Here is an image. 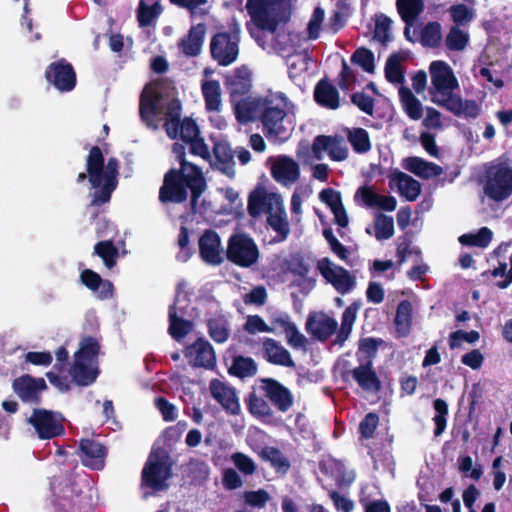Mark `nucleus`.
Returning <instances> with one entry per match:
<instances>
[{"label":"nucleus","mask_w":512,"mask_h":512,"mask_svg":"<svg viewBox=\"0 0 512 512\" xmlns=\"http://www.w3.org/2000/svg\"><path fill=\"white\" fill-rule=\"evenodd\" d=\"M88 363V361L74 359L70 375L78 386L85 387L93 384L99 375L98 369L90 367Z\"/></svg>","instance_id":"2f4dec72"},{"label":"nucleus","mask_w":512,"mask_h":512,"mask_svg":"<svg viewBox=\"0 0 512 512\" xmlns=\"http://www.w3.org/2000/svg\"><path fill=\"white\" fill-rule=\"evenodd\" d=\"M317 269L322 277L341 295L349 293L356 286L355 277L344 267L335 265L327 257L318 261Z\"/></svg>","instance_id":"9d476101"},{"label":"nucleus","mask_w":512,"mask_h":512,"mask_svg":"<svg viewBox=\"0 0 512 512\" xmlns=\"http://www.w3.org/2000/svg\"><path fill=\"white\" fill-rule=\"evenodd\" d=\"M392 20L383 13L375 16V30L374 38L383 45L390 41L389 31L391 28Z\"/></svg>","instance_id":"864d4df0"},{"label":"nucleus","mask_w":512,"mask_h":512,"mask_svg":"<svg viewBox=\"0 0 512 512\" xmlns=\"http://www.w3.org/2000/svg\"><path fill=\"white\" fill-rule=\"evenodd\" d=\"M271 175L274 180L283 185L296 182L300 177V167L291 157L278 156L271 166Z\"/></svg>","instance_id":"5701e85b"},{"label":"nucleus","mask_w":512,"mask_h":512,"mask_svg":"<svg viewBox=\"0 0 512 512\" xmlns=\"http://www.w3.org/2000/svg\"><path fill=\"white\" fill-rule=\"evenodd\" d=\"M198 244L200 257L205 263L210 265H220L222 263L221 240L216 231L205 230L199 238Z\"/></svg>","instance_id":"4be33fe9"},{"label":"nucleus","mask_w":512,"mask_h":512,"mask_svg":"<svg viewBox=\"0 0 512 512\" xmlns=\"http://www.w3.org/2000/svg\"><path fill=\"white\" fill-rule=\"evenodd\" d=\"M324 20V10L321 7H316L308 22L307 33L308 39L316 40L320 36L322 22Z\"/></svg>","instance_id":"6e6d98bb"},{"label":"nucleus","mask_w":512,"mask_h":512,"mask_svg":"<svg viewBox=\"0 0 512 512\" xmlns=\"http://www.w3.org/2000/svg\"><path fill=\"white\" fill-rule=\"evenodd\" d=\"M287 101L282 93L244 99L236 105L235 117L242 124L260 121L268 139L286 141L290 137L285 126Z\"/></svg>","instance_id":"f257e3e1"},{"label":"nucleus","mask_w":512,"mask_h":512,"mask_svg":"<svg viewBox=\"0 0 512 512\" xmlns=\"http://www.w3.org/2000/svg\"><path fill=\"white\" fill-rule=\"evenodd\" d=\"M379 424V416L370 412L365 415L359 424V432L362 438L370 439L373 437Z\"/></svg>","instance_id":"4d7b16f0"},{"label":"nucleus","mask_w":512,"mask_h":512,"mask_svg":"<svg viewBox=\"0 0 512 512\" xmlns=\"http://www.w3.org/2000/svg\"><path fill=\"white\" fill-rule=\"evenodd\" d=\"M397 11L406 25H412L423 12V0H396Z\"/></svg>","instance_id":"4c0bfd02"},{"label":"nucleus","mask_w":512,"mask_h":512,"mask_svg":"<svg viewBox=\"0 0 512 512\" xmlns=\"http://www.w3.org/2000/svg\"><path fill=\"white\" fill-rule=\"evenodd\" d=\"M403 108L412 120H419L423 116V107L418 98L411 92L410 89L402 87L399 91Z\"/></svg>","instance_id":"79ce46f5"},{"label":"nucleus","mask_w":512,"mask_h":512,"mask_svg":"<svg viewBox=\"0 0 512 512\" xmlns=\"http://www.w3.org/2000/svg\"><path fill=\"white\" fill-rule=\"evenodd\" d=\"M28 422L34 427L38 437L43 440L53 439L65 432L63 424L50 410L34 409Z\"/></svg>","instance_id":"dca6fc26"},{"label":"nucleus","mask_w":512,"mask_h":512,"mask_svg":"<svg viewBox=\"0 0 512 512\" xmlns=\"http://www.w3.org/2000/svg\"><path fill=\"white\" fill-rule=\"evenodd\" d=\"M171 476L172 462L169 455L165 453L162 458L150 455L142 469L141 482L143 486L159 492L168 488L167 481Z\"/></svg>","instance_id":"1a4fd4ad"},{"label":"nucleus","mask_w":512,"mask_h":512,"mask_svg":"<svg viewBox=\"0 0 512 512\" xmlns=\"http://www.w3.org/2000/svg\"><path fill=\"white\" fill-rule=\"evenodd\" d=\"M94 253L103 260L104 265L108 269H112L116 265V261L119 256L118 248L114 245L112 240H105L96 243L94 246Z\"/></svg>","instance_id":"c03bdc74"},{"label":"nucleus","mask_w":512,"mask_h":512,"mask_svg":"<svg viewBox=\"0 0 512 512\" xmlns=\"http://www.w3.org/2000/svg\"><path fill=\"white\" fill-rule=\"evenodd\" d=\"M394 324L398 338L407 337L410 334L412 327V304L410 301H400L396 309Z\"/></svg>","instance_id":"f704fd0d"},{"label":"nucleus","mask_w":512,"mask_h":512,"mask_svg":"<svg viewBox=\"0 0 512 512\" xmlns=\"http://www.w3.org/2000/svg\"><path fill=\"white\" fill-rule=\"evenodd\" d=\"M433 408L435 410V416L433 417L435 424L434 436L439 437L446 429L449 408L447 402L441 398L433 401Z\"/></svg>","instance_id":"49530a36"},{"label":"nucleus","mask_w":512,"mask_h":512,"mask_svg":"<svg viewBox=\"0 0 512 512\" xmlns=\"http://www.w3.org/2000/svg\"><path fill=\"white\" fill-rule=\"evenodd\" d=\"M154 404L165 421L170 422L176 419V407L172 403H170L165 397H156L154 400Z\"/></svg>","instance_id":"338daca9"},{"label":"nucleus","mask_w":512,"mask_h":512,"mask_svg":"<svg viewBox=\"0 0 512 512\" xmlns=\"http://www.w3.org/2000/svg\"><path fill=\"white\" fill-rule=\"evenodd\" d=\"M263 357L273 365L295 367L291 354L278 341L265 337L262 341Z\"/></svg>","instance_id":"a878e982"},{"label":"nucleus","mask_w":512,"mask_h":512,"mask_svg":"<svg viewBox=\"0 0 512 512\" xmlns=\"http://www.w3.org/2000/svg\"><path fill=\"white\" fill-rule=\"evenodd\" d=\"M207 328L209 336L216 343H224L230 336V325L224 316L208 319Z\"/></svg>","instance_id":"a19ab883"},{"label":"nucleus","mask_w":512,"mask_h":512,"mask_svg":"<svg viewBox=\"0 0 512 512\" xmlns=\"http://www.w3.org/2000/svg\"><path fill=\"white\" fill-rule=\"evenodd\" d=\"M245 503L251 507H264L265 504L269 501L270 495L264 489H259L257 491H246L243 494Z\"/></svg>","instance_id":"69168bd1"},{"label":"nucleus","mask_w":512,"mask_h":512,"mask_svg":"<svg viewBox=\"0 0 512 512\" xmlns=\"http://www.w3.org/2000/svg\"><path fill=\"white\" fill-rule=\"evenodd\" d=\"M200 135L199 127L196 121L190 117L181 120L179 138L184 142L191 141Z\"/></svg>","instance_id":"0e129e2a"},{"label":"nucleus","mask_w":512,"mask_h":512,"mask_svg":"<svg viewBox=\"0 0 512 512\" xmlns=\"http://www.w3.org/2000/svg\"><path fill=\"white\" fill-rule=\"evenodd\" d=\"M246 10L257 28L270 33H275L278 25L290 18L283 0H247Z\"/></svg>","instance_id":"39448f33"},{"label":"nucleus","mask_w":512,"mask_h":512,"mask_svg":"<svg viewBox=\"0 0 512 512\" xmlns=\"http://www.w3.org/2000/svg\"><path fill=\"white\" fill-rule=\"evenodd\" d=\"M322 152H327L333 161L341 162L348 157V149L343 137L339 135H318L312 144V153L316 159L322 158Z\"/></svg>","instance_id":"a211bd4d"},{"label":"nucleus","mask_w":512,"mask_h":512,"mask_svg":"<svg viewBox=\"0 0 512 512\" xmlns=\"http://www.w3.org/2000/svg\"><path fill=\"white\" fill-rule=\"evenodd\" d=\"M383 344L384 341L381 338H362L359 341V351L366 355V357L368 358L367 361H372L373 358L376 356L379 347L382 346Z\"/></svg>","instance_id":"e2e57ef3"},{"label":"nucleus","mask_w":512,"mask_h":512,"mask_svg":"<svg viewBox=\"0 0 512 512\" xmlns=\"http://www.w3.org/2000/svg\"><path fill=\"white\" fill-rule=\"evenodd\" d=\"M442 42V27L437 21L426 23L421 29L420 43L423 47L438 48Z\"/></svg>","instance_id":"ea45409f"},{"label":"nucleus","mask_w":512,"mask_h":512,"mask_svg":"<svg viewBox=\"0 0 512 512\" xmlns=\"http://www.w3.org/2000/svg\"><path fill=\"white\" fill-rule=\"evenodd\" d=\"M86 170L91 186L96 189L92 195L91 205L101 206L110 201L118 185L119 161L110 157L105 164L101 148L92 146L86 157Z\"/></svg>","instance_id":"20e7f679"},{"label":"nucleus","mask_w":512,"mask_h":512,"mask_svg":"<svg viewBox=\"0 0 512 512\" xmlns=\"http://www.w3.org/2000/svg\"><path fill=\"white\" fill-rule=\"evenodd\" d=\"M231 460L236 468L245 475H252L256 471V464L248 455L236 452L232 454Z\"/></svg>","instance_id":"bf43d9fd"},{"label":"nucleus","mask_w":512,"mask_h":512,"mask_svg":"<svg viewBox=\"0 0 512 512\" xmlns=\"http://www.w3.org/2000/svg\"><path fill=\"white\" fill-rule=\"evenodd\" d=\"M267 223L275 232H277L281 237V240H285L289 235V223L286 219V214L283 208L280 207L275 213L270 211V213H268Z\"/></svg>","instance_id":"09e8293b"},{"label":"nucleus","mask_w":512,"mask_h":512,"mask_svg":"<svg viewBox=\"0 0 512 512\" xmlns=\"http://www.w3.org/2000/svg\"><path fill=\"white\" fill-rule=\"evenodd\" d=\"M275 194H267L264 190H254L248 197V213L252 217L259 216L262 212L267 214L273 211L272 199Z\"/></svg>","instance_id":"72a5a7b5"},{"label":"nucleus","mask_w":512,"mask_h":512,"mask_svg":"<svg viewBox=\"0 0 512 512\" xmlns=\"http://www.w3.org/2000/svg\"><path fill=\"white\" fill-rule=\"evenodd\" d=\"M185 356L195 367L212 369L216 365V354L214 348L208 340L201 337L186 347Z\"/></svg>","instance_id":"aec40b11"},{"label":"nucleus","mask_w":512,"mask_h":512,"mask_svg":"<svg viewBox=\"0 0 512 512\" xmlns=\"http://www.w3.org/2000/svg\"><path fill=\"white\" fill-rule=\"evenodd\" d=\"M401 56L399 53H392L385 64V77L388 82L402 84L404 82V71L401 67Z\"/></svg>","instance_id":"a18cd8bd"},{"label":"nucleus","mask_w":512,"mask_h":512,"mask_svg":"<svg viewBox=\"0 0 512 512\" xmlns=\"http://www.w3.org/2000/svg\"><path fill=\"white\" fill-rule=\"evenodd\" d=\"M314 100L320 106L331 110H335L340 106L339 92L327 79H321L316 84Z\"/></svg>","instance_id":"c85d7f7f"},{"label":"nucleus","mask_w":512,"mask_h":512,"mask_svg":"<svg viewBox=\"0 0 512 512\" xmlns=\"http://www.w3.org/2000/svg\"><path fill=\"white\" fill-rule=\"evenodd\" d=\"M180 251L177 254V260L180 262H187L192 256V251L189 247V230L186 226H181L177 240Z\"/></svg>","instance_id":"13d9d810"},{"label":"nucleus","mask_w":512,"mask_h":512,"mask_svg":"<svg viewBox=\"0 0 512 512\" xmlns=\"http://www.w3.org/2000/svg\"><path fill=\"white\" fill-rule=\"evenodd\" d=\"M77 455L85 467L101 471L106 464L108 448L96 439L82 438L79 441Z\"/></svg>","instance_id":"4468645a"},{"label":"nucleus","mask_w":512,"mask_h":512,"mask_svg":"<svg viewBox=\"0 0 512 512\" xmlns=\"http://www.w3.org/2000/svg\"><path fill=\"white\" fill-rule=\"evenodd\" d=\"M258 366L251 357L242 355L234 356L228 373L240 379L253 377L257 374Z\"/></svg>","instance_id":"c9c22d12"},{"label":"nucleus","mask_w":512,"mask_h":512,"mask_svg":"<svg viewBox=\"0 0 512 512\" xmlns=\"http://www.w3.org/2000/svg\"><path fill=\"white\" fill-rule=\"evenodd\" d=\"M213 151L218 169L229 178H233L236 174L235 153L230 145L227 142H218L214 145Z\"/></svg>","instance_id":"c756f323"},{"label":"nucleus","mask_w":512,"mask_h":512,"mask_svg":"<svg viewBox=\"0 0 512 512\" xmlns=\"http://www.w3.org/2000/svg\"><path fill=\"white\" fill-rule=\"evenodd\" d=\"M225 87L230 95V101L235 109L236 105L249 94L252 88V72L247 65L236 67L233 72L225 77Z\"/></svg>","instance_id":"f8f14e48"},{"label":"nucleus","mask_w":512,"mask_h":512,"mask_svg":"<svg viewBox=\"0 0 512 512\" xmlns=\"http://www.w3.org/2000/svg\"><path fill=\"white\" fill-rule=\"evenodd\" d=\"M162 11L161 5L155 2L152 5H146L143 1L140 2L138 9V23L140 27H147L160 15Z\"/></svg>","instance_id":"603ef678"},{"label":"nucleus","mask_w":512,"mask_h":512,"mask_svg":"<svg viewBox=\"0 0 512 512\" xmlns=\"http://www.w3.org/2000/svg\"><path fill=\"white\" fill-rule=\"evenodd\" d=\"M347 139L356 153H366L371 149L370 137L364 128L348 129Z\"/></svg>","instance_id":"37998d69"},{"label":"nucleus","mask_w":512,"mask_h":512,"mask_svg":"<svg viewBox=\"0 0 512 512\" xmlns=\"http://www.w3.org/2000/svg\"><path fill=\"white\" fill-rule=\"evenodd\" d=\"M12 388L24 403L39 405L41 394L47 390L48 386L44 378H35L30 374H24L13 380Z\"/></svg>","instance_id":"f3484780"},{"label":"nucleus","mask_w":512,"mask_h":512,"mask_svg":"<svg viewBox=\"0 0 512 512\" xmlns=\"http://www.w3.org/2000/svg\"><path fill=\"white\" fill-rule=\"evenodd\" d=\"M389 179L390 185L395 183L399 193L408 201H415L421 193L420 183L402 171H393L390 174Z\"/></svg>","instance_id":"cd10ccee"},{"label":"nucleus","mask_w":512,"mask_h":512,"mask_svg":"<svg viewBox=\"0 0 512 512\" xmlns=\"http://www.w3.org/2000/svg\"><path fill=\"white\" fill-rule=\"evenodd\" d=\"M394 233V221L391 216L379 214L375 218V237L378 240L389 239Z\"/></svg>","instance_id":"5fc2aeb1"},{"label":"nucleus","mask_w":512,"mask_h":512,"mask_svg":"<svg viewBox=\"0 0 512 512\" xmlns=\"http://www.w3.org/2000/svg\"><path fill=\"white\" fill-rule=\"evenodd\" d=\"M305 328L314 339L325 342L337 331L338 323L324 312H315L309 314Z\"/></svg>","instance_id":"6ab92c4d"},{"label":"nucleus","mask_w":512,"mask_h":512,"mask_svg":"<svg viewBox=\"0 0 512 512\" xmlns=\"http://www.w3.org/2000/svg\"><path fill=\"white\" fill-rule=\"evenodd\" d=\"M449 12L457 27L469 23L473 18L472 11L465 4L452 5Z\"/></svg>","instance_id":"052dcab7"},{"label":"nucleus","mask_w":512,"mask_h":512,"mask_svg":"<svg viewBox=\"0 0 512 512\" xmlns=\"http://www.w3.org/2000/svg\"><path fill=\"white\" fill-rule=\"evenodd\" d=\"M240 33L239 25L234 23L228 31L217 32L211 37L210 56L219 66H229L238 59Z\"/></svg>","instance_id":"423d86ee"},{"label":"nucleus","mask_w":512,"mask_h":512,"mask_svg":"<svg viewBox=\"0 0 512 512\" xmlns=\"http://www.w3.org/2000/svg\"><path fill=\"white\" fill-rule=\"evenodd\" d=\"M185 283L179 282L177 284L176 288V298L174 300V303L170 305L168 316H169V328L168 332L174 338L175 340L179 341L180 339L184 338L192 329V322L189 320H185L182 317H179L177 315L176 311V304L179 299V295L183 292Z\"/></svg>","instance_id":"bb28decb"},{"label":"nucleus","mask_w":512,"mask_h":512,"mask_svg":"<svg viewBox=\"0 0 512 512\" xmlns=\"http://www.w3.org/2000/svg\"><path fill=\"white\" fill-rule=\"evenodd\" d=\"M207 26L205 23L192 25L188 33L178 41V49L186 57H197L202 51Z\"/></svg>","instance_id":"412c9836"},{"label":"nucleus","mask_w":512,"mask_h":512,"mask_svg":"<svg viewBox=\"0 0 512 512\" xmlns=\"http://www.w3.org/2000/svg\"><path fill=\"white\" fill-rule=\"evenodd\" d=\"M202 94L207 111H219L221 107V88L217 80H209L202 83Z\"/></svg>","instance_id":"58836bf2"},{"label":"nucleus","mask_w":512,"mask_h":512,"mask_svg":"<svg viewBox=\"0 0 512 512\" xmlns=\"http://www.w3.org/2000/svg\"><path fill=\"white\" fill-rule=\"evenodd\" d=\"M245 402L248 411L255 418L265 420L273 416V410L267 400L264 397L257 395L255 391L248 394Z\"/></svg>","instance_id":"e433bc0d"},{"label":"nucleus","mask_w":512,"mask_h":512,"mask_svg":"<svg viewBox=\"0 0 512 512\" xmlns=\"http://www.w3.org/2000/svg\"><path fill=\"white\" fill-rule=\"evenodd\" d=\"M56 512H80L81 505L77 497L62 496L54 503Z\"/></svg>","instance_id":"774afa93"},{"label":"nucleus","mask_w":512,"mask_h":512,"mask_svg":"<svg viewBox=\"0 0 512 512\" xmlns=\"http://www.w3.org/2000/svg\"><path fill=\"white\" fill-rule=\"evenodd\" d=\"M226 257L231 263L248 268L257 263L259 249L248 234L236 233L231 235L228 240Z\"/></svg>","instance_id":"6e6552de"},{"label":"nucleus","mask_w":512,"mask_h":512,"mask_svg":"<svg viewBox=\"0 0 512 512\" xmlns=\"http://www.w3.org/2000/svg\"><path fill=\"white\" fill-rule=\"evenodd\" d=\"M405 161V168L411 173L423 179L438 177L443 172L441 166L433 162L425 161L419 157H409Z\"/></svg>","instance_id":"473e14b6"},{"label":"nucleus","mask_w":512,"mask_h":512,"mask_svg":"<svg viewBox=\"0 0 512 512\" xmlns=\"http://www.w3.org/2000/svg\"><path fill=\"white\" fill-rule=\"evenodd\" d=\"M99 351L100 345L98 341L94 337L87 336L81 340L79 350L75 352L74 358L91 362L98 356Z\"/></svg>","instance_id":"de8ad7c7"},{"label":"nucleus","mask_w":512,"mask_h":512,"mask_svg":"<svg viewBox=\"0 0 512 512\" xmlns=\"http://www.w3.org/2000/svg\"><path fill=\"white\" fill-rule=\"evenodd\" d=\"M374 61V53L366 47L357 48L351 56V62L359 65L367 73L374 72Z\"/></svg>","instance_id":"3c124183"},{"label":"nucleus","mask_w":512,"mask_h":512,"mask_svg":"<svg viewBox=\"0 0 512 512\" xmlns=\"http://www.w3.org/2000/svg\"><path fill=\"white\" fill-rule=\"evenodd\" d=\"M429 71L431 76L429 93L433 103L457 117L476 119L480 115L481 107L476 100H463L459 94L453 93L459 84L452 68L446 62H431Z\"/></svg>","instance_id":"f03ea898"},{"label":"nucleus","mask_w":512,"mask_h":512,"mask_svg":"<svg viewBox=\"0 0 512 512\" xmlns=\"http://www.w3.org/2000/svg\"><path fill=\"white\" fill-rule=\"evenodd\" d=\"M469 42L468 33L464 32L457 26H452L446 35L445 45L448 50L462 51Z\"/></svg>","instance_id":"8fccbe9b"},{"label":"nucleus","mask_w":512,"mask_h":512,"mask_svg":"<svg viewBox=\"0 0 512 512\" xmlns=\"http://www.w3.org/2000/svg\"><path fill=\"white\" fill-rule=\"evenodd\" d=\"M260 390L281 413L288 412L294 405V396L290 389L274 378H261Z\"/></svg>","instance_id":"2eb2a0df"},{"label":"nucleus","mask_w":512,"mask_h":512,"mask_svg":"<svg viewBox=\"0 0 512 512\" xmlns=\"http://www.w3.org/2000/svg\"><path fill=\"white\" fill-rule=\"evenodd\" d=\"M162 94L151 85H146L140 94L139 116L149 129L156 130L159 126L158 116L161 114L159 103Z\"/></svg>","instance_id":"ddd939ff"},{"label":"nucleus","mask_w":512,"mask_h":512,"mask_svg":"<svg viewBox=\"0 0 512 512\" xmlns=\"http://www.w3.org/2000/svg\"><path fill=\"white\" fill-rule=\"evenodd\" d=\"M258 456L264 462H268L270 466L276 471V473L286 475L291 468L290 460L277 447L264 446L258 452Z\"/></svg>","instance_id":"7c9ffc66"},{"label":"nucleus","mask_w":512,"mask_h":512,"mask_svg":"<svg viewBox=\"0 0 512 512\" xmlns=\"http://www.w3.org/2000/svg\"><path fill=\"white\" fill-rule=\"evenodd\" d=\"M358 386L367 392L377 393L382 389V383L373 368V361H366L350 371Z\"/></svg>","instance_id":"393cba45"},{"label":"nucleus","mask_w":512,"mask_h":512,"mask_svg":"<svg viewBox=\"0 0 512 512\" xmlns=\"http://www.w3.org/2000/svg\"><path fill=\"white\" fill-rule=\"evenodd\" d=\"M45 79L60 92L72 91L77 83L75 69L65 58L58 59L46 67Z\"/></svg>","instance_id":"9b49d317"},{"label":"nucleus","mask_w":512,"mask_h":512,"mask_svg":"<svg viewBox=\"0 0 512 512\" xmlns=\"http://www.w3.org/2000/svg\"><path fill=\"white\" fill-rule=\"evenodd\" d=\"M210 393L212 397L231 415L240 412V404L235 389L226 385L218 379L210 382Z\"/></svg>","instance_id":"b1692460"},{"label":"nucleus","mask_w":512,"mask_h":512,"mask_svg":"<svg viewBox=\"0 0 512 512\" xmlns=\"http://www.w3.org/2000/svg\"><path fill=\"white\" fill-rule=\"evenodd\" d=\"M323 236L328 242L333 253H335L343 261L348 259L349 252L347 248L335 237L331 228H325L323 230Z\"/></svg>","instance_id":"680f3d73"},{"label":"nucleus","mask_w":512,"mask_h":512,"mask_svg":"<svg viewBox=\"0 0 512 512\" xmlns=\"http://www.w3.org/2000/svg\"><path fill=\"white\" fill-rule=\"evenodd\" d=\"M484 193L495 202L512 195V167L506 163L492 165L486 170Z\"/></svg>","instance_id":"0eeeda50"},{"label":"nucleus","mask_w":512,"mask_h":512,"mask_svg":"<svg viewBox=\"0 0 512 512\" xmlns=\"http://www.w3.org/2000/svg\"><path fill=\"white\" fill-rule=\"evenodd\" d=\"M207 187L202 171L185 169H169L163 178L159 189V201L162 203H183L188 198V189L191 191V210L196 211L198 200Z\"/></svg>","instance_id":"7ed1b4c3"}]
</instances>
